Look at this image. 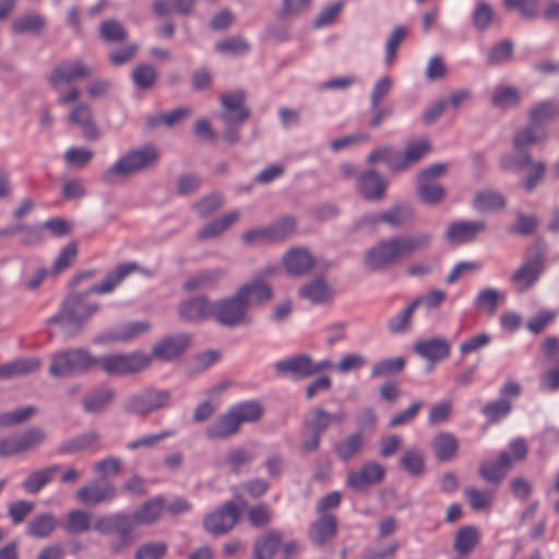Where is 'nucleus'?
Instances as JSON below:
<instances>
[{
	"label": "nucleus",
	"instance_id": "f257e3e1",
	"mask_svg": "<svg viewBox=\"0 0 559 559\" xmlns=\"http://www.w3.org/2000/svg\"><path fill=\"white\" fill-rule=\"evenodd\" d=\"M139 269L136 262L118 264L109 271L102 282L83 292H71L61 301L58 312L46 320L47 325H59L72 334L81 333L88 321L102 309V305L92 299V294L112 293L131 273Z\"/></svg>",
	"mask_w": 559,
	"mask_h": 559
},
{
	"label": "nucleus",
	"instance_id": "f03ea898",
	"mask_svg": "<svg viewBox=\"0 0 559 559\" xmlns=\"http://www.w3.org/2000/svg\"><path fill=\"white\" fill-rule=\"evenodd\" d=\"M140 368L141 361L136 355L108 353L94 356L87 348L78 347L53 354L48 372L53 378H68L102 370L114 378L135 376Z\"/></svg>",
	"mask_w": 559,
	"mask_h": 559
},
{
	"label": "nucleus",
	"instance_id": "7ed1b4c3",
	"mask_svg": "<svg viewBox=\"0 0 559 559\" xmlns=\"http://www.w3.org/2000/svg\"><path fill=\"white\" fill-rule=\"evenodd\" d=\"M432 235L427 231L414 236L399 235L377 242L364 255V265L372 272L388 271L419 251L427 250Z\"/></svg>",
	"mask_w": 559,
	"mask_h": 559
},
{
	"label": "nucleus",
	"instance_id": "20e7f679",
	"mask_svg": "<svg viewBox=\"0 0 559 559\" xmlns=\"http://www.w3.org/2000/svg\"><path fill=\"white\" fill-rule=\"evenodd\" d=\"M159 157V151L152 144L130 150L121 155L111 167L103 171L100 179L107 185H114L117 179H126L153 169Z\"/></svg>",
	"mask_w": 559,
	"mask_h": 559
},
{
	"label": "nucleus",
	"instance_id": "39448f33",
	"mask_svg": "<svg viewBox=\"0 0 559 559\" xmlns=\"http://www.w3.org/2000/svg\"><path fill=\"white\" fill-rule=\"evenodd\" d=\"M431 150L427 140H420L409 143L404 152L395 150L391 145H381L373 148L367 156L369 165H376L382 162L392 174H401L409 166L417 164Z\"/></svg>",
	"mask_w": 559,
	"mask_h": 559
},
{
	"label": "nucleus",
	"instance_id": "423d86ee",
	"mask_svg": "<svg viewBox=\"0 0 559 559\" xmlns=\"http://www.w3.org/2000/svg\"><path fill=\"white\" fill-rule=\"evenodd\" d=\"M546 255L547 245L543 239L526 249L523 264L511 277V282L519 285L518 293L527 292L538 281L545 271Z\"/></svg>",
	"mask_w": 559,
	"mask_h": 559
},
{
	"label": "nucleus",
	"instance_id": "0eeeda50",
	"mask_svg": "<svg viewBox=\"0 0 559 559\" xmlns=\"http://www.w3.org/2000/svg\"><path fill=\"white\" fill-rule=\"evenodd\" d=\"M190 345V337L186 333L166 335L156 342L151 354H145L142 350H133L123 353V355H136L141 361V368L136 370L135 376L146 370L153 359L160 361H173L182 356Z\"/></svg>",
	"mask_w": 559,
	"mask_h": 559
},
{
	"label": "nucleus",
	"instance_id": "6e6552de",
	"mask_svg": "<svg viewBox=\"0 0 559 559\" xmlns=\"http://www.w3.org/2000/svg\"><path fill=\"white\" fill-rule=\"evenodd\" d=\"M171 393L168 390H160L154 386H145L136 393L127 397L123 403V411L139 417H147L169 406Z\"/></svg>",
	"mask_w": 559,
	"mask_h": 559
},
{
	"label": "nucleus",
	"instance_id": "1a4fd4ad",
	"mask_svg": "<svg viewBox=\"0 0 559 559\" xmlns=\"http://www.w3.org/2000/svg\"><path fill=\"white\" fill-rule=\"evenodd\" d=\"M213 310V319L225 328L234 329L241 325H249L252 321L249 314V307L236 290L231 296L223 297L214 301Z\"/></svg>",
	"mask_w": 559,
	"mask_h": 559
},
{
	"label": "nucleus",
	"instance_id": "9d476101",
	"mask_svg": "<svg viewBox=\"0 0 559 559\" xmlns=\"http://www.w3.org/2000/svg\"><path fill=\"white\" fill-rule=\"evenodd\" d=\"M135 528L131 513L117 512L99 516L93 524V530L102 535H116L119 538L118 545L114 548L119 551L132 544Z\"/></svg>",
	"mask_w": 559,
	"mask_h": 559
},
{
	"label": "nucleus",
	"instance_id": "9b49d317",
	"mask_svg": "<svg viewBox=\"0 0 559 559\" xmlns=\"http://www.w3.org/2000/svg\"><path fill=\"white\" fill-rule=\"evenodd\" d=\"M240 508L234 501H227L214 512L204 516L203 528L213 536H223L230 532L240 519Z\"/></svg>",
	"mask_w": 559,
	"mask_h": 559
},
{
	"label": "nucleus",
	"instance_id": "f8f14e48",
	"mask_svg": "<svg viewBox=\"0 0 559 559\" xmlns=\"http://www.w3.org/2000/svg\"><path fill=\"white\" fill-rule=\"evenodd\" d=\"M330 427L326 411L322 407H317L311 411L302 420L304 435L308 433L309 438H305L301 442L300 449L302 453L309 454L319 450L321 442V435Z\"/></svg>",
	"mask_w": 559,
	"mask_h": 559
},
{
	"label": "nucleus",
	"instance_id": "ddd939ff",
	"mask_svg": "<svg viewBox=\"0 0 559 559\" xmlns=\"http://www.w3.org/2000/svg\"><path fill=\"white\" fill-rule=\"evenodd\" d=\"M94 72L95 68L93 66L86 64L81 59H76L73 62L57 64L48 78V83L53 90H58L62 83L88 79Z\"/></svg>",
	"mask_w": 559,
	"mask_h": 559
},
{
	"label": "nucleus",
	"instance_id": "4468645a",
	"mask_svg": "<svg viewBox=\"0 0 559 559\" xmlns=\"http://www.w3.org/2000/svg\"><path fill=\"white\" fill-rule=\"evenodd\" d=\"M214 301L204 295L181 301L178 306L179 318L189 323H200L213 319Z\"/></svg>",
	"mask_w": 559,
	"mask_h": 559
},
{
	"label": "nucleus",
	"instance_id": "2eb2a0df",
	"mask_svg": "<svg viewBox=\"0 0 559 559\" xmlns=\"http://www.w3.org/2000/svg\"><path fill=\"white\" fill-rule=\"evenodd\" d=\"M385 477V468L376 462H367L358 471L347 474L346 484L356 491H364L370 486L378 485Z\"/></svg>",
	"mask_w": 559,
	"mask_h": 559
},
{
	"label": "nucleus",
	"instance_id": "dca6fc26",
	"mask_svg": "<svg viewBox=\"0 0 559 559\" xmlns=\"http://www.w3.org/2000/svg\"><path fill=\"white\" fill-rule=\"evenodd\" d=\"M236 292L249 308L267 304L274 295L273 287L267 282L255 277L240 285Z\"/></svg>",
	"mask_w": 559,
	"mask_h": 559
},
{
	"label": "nucleus",
	"instance_id": "f3484780",
	"mask_svg": "<svg viewBox=\"0 0 559 559\" xmlns=\"http://www.w3.org/2000/svg\"><path fill=\"white\" fill-rule=\"evenodd\" d=\"M356 189L365 200L379 201L385 195L386 181L371 168L358 175Z\"/></svg>",
	"mask_w": 559,
	"mask_h": 559
},
{
	"label": "nucleus",
	"instance_id": "a211bd4d",
	"mask_svg": "<svg viewBox=\"0 0 559 559\" xmlns=\"http://www.w3.org/2000/svg\"><path fill=\"white\" fill-rule=\"evenodd\" d=\"M117 497V488L111 483H90L78 489L76 500L85 506H96L103 502L111 501Z\"/></svg>",
	"mask_w": 559,
	"mask_h": 559
},
{
	"label": "nucleus",
	"instance_id": "6ab92c4d",
	"mask_svg": "<svg viewBox=\"0 0 559 559\" xmlns=\"http://www.w3.org/2000/svg\"><path fill=\"white\" fill-rule=\"evenodd\" d=\"M311 356L299 354L275 362V372L280 376H289L295 381L310 378Z\"/></svg>",
	"mask_w": 559,
	"mask_h": 559
},
{
	"label": "nucleus",
	"instance_id": "aec40b11",
	"mask_svg": "<svg viewBox=\"0 0 559 559\" xmlns=\"http://www.w3.org/2000/svg\"><path fill=\"white\" fill-rule=\"evenodd\" d=\"M487 229V224L484 221H457L447 229L445 238L455 243H464L473 241L478 234Z\"/></svg>",
	"mask_w": 559,
	"mask_h": 559
},
{
	"label": "nucleus",
	"instance_id": "412c9836",
	"mask_svg": "<svg viewBox=\"0 0 559 559\" xmlns=\"http://www.w3.org/2000/svg\"><path fill=\"white\" fill-rule=\"evenodd\" d=\"M513 459L507 451H502L495 461H484L480 463L478 473L487 483L499 484L507 472L512 467Z\"/></svg>",
	"mask_w": 559,
	"mask_h": 559
},
{
	"label": "nucleus",
	"instance_id": "4be33fe9",
	"mask_svg": "<svg viewBox=\"0 0 559 559\" xmlns=\"http://www.w3.org/2000/svg\"><path fill=\"white\" fill-rule=\"evenodd\" d=\"M414 352L429 362L436 364L450 356V343L441 337H431L414 345Z\"/></svg>",
	"mask_w": 559,
	"mask_h": 559
},
{
	"label": "nucleus",
	"instance_id": "5701e85b",
	"mask_svg": "<svg viewBox=\"0 0 559 559\" xmlns=\"http://www.w3.org/2000/svg\"><path fill=\"white\" fill-rule=\"evenodd\" d=\"M337 533V519L334 514L325 513L318 518L309 528V538L316 546H322Z\"/></svg>",
	"mask_w": 559,
	"mask_h": 559
},
{
	"label": "nucleus",
	"instance_id": "b1692460",
	"mask_svg": "<svg viewBox=\"0 0 559 559\" xmlns=\"http://www.w3.org/2000/svg\"><path fill=\"white\" fill-rule=\"evenodd\" d=\"M99 433L87 431L61 442L57 449L59 454H76L84 451H93L99 448Z\"/></svg>",
	"mask_w": 559,
	"mask_h": 559
},
{
	"label": "nucleus",
	"instance_id": "393cba45",
	"mask_svg": "<svg viewBox=\"0 0 559 559\" xmlns=\"http://www.w3.org/2000/svg\"><path fill=\"white\" fill-rule=\"evenodd\" d=\"M283 264L292 276H301L311 271L314 260L306 249H292L283 257Z\"/></svg>",
	"mask_w": 559,
	"mask_h": 559
},
{
	"label": "nucleus",
	"instance_id": "a878e982",
	"mask_svg": "<svg viewBox=\"0 0 559 559\" xmlns=\"http://www.w3.org/2000/svg\"><path fill=\"white\" fill-rule=\"evenodd\" d=\"M239 430L240 425L234 416V413L229 409L228 412L218 416L215 421L207 426L205 436L210 440L227 439L238 433Z\"/></svg>",
	"mask_w": 559,
	"mask_h": 559
},
{
	"label": "nucleus",
	"instance_id": "bb28decb",
	"mask_svg": "<svg viewBox=\"0 0 559 559\" xmlns=\"http://www.w3.org/2000/svg\"><path fill=\"white\" fill-rule=\"evenodd\" d=\"M58 524V518L53 513H39L27 523L25 534L29 537L45 539L52 535Z\"/></svg>",
	"mask_w": 559,
	"mask_h": 559
},
{
	"label": "nucleus",
	"instance_id": "cd10ccee",
	"mask_svg": "<svg viewBox=\"0 0 559 559\" xmlns=\"http://www.w3.org/2000/svg\"><path fill=\"white\" fill-rule=\"evenodd\" d=\"M299 296L314 305L329 302L334 296V289L323 277H317L299 289Z\"/></svg>",
	"mask_w": 559,
	"mask_h": 559
},
{
	"label": "nucleus",
	"instance_id": "c85d7f7f",
	"mask_svg": "<svg viewBox=\"0 0 559 559\" xmlns=\"http://www.w3.org/2000/svg\"><path fill=\"white\" fill-rule=\"evenodd\" d=\"M61 471V465L52 464L40 469L33 471L22 483V488L29 495H37L45 486L50 484L56 474Z\"/></svg>",
	"mask_w": 559,
	"mask_h": 559
},
{
	"label": "nucleus",
	"instance_id": "c756f323",
	"mask_svg": "<svg viewBox=\"0 0 559 559\" xmlns=\"http://www.w3.org/2000/svg\"><path fill=\"white\" fill-rule=\"evenodd\" d=\"M283 543V534L280 531H269L253 543L254 559H272Z\"/></svg>",
	"mask_w": 559,
	"mask_h": 559
},
{
	"label": "nucleus",
	"instance_id": "7c9ffc66",
	"mask_svg": "<svg viewBox=\"0 0 559 559\" xmlns=\"http://www.w3.org/2000/svg\"><path fill=\"white\" fill-rule=\"evenodd\" d=\"M40 360L36 357H23L0 365V379L24 377L38 370Z\"/></svg>",
	"mask_w": 559,
	"mask_h": 559
},
{
	"label": "nucleus",
	"instance_id": "2f4dec72",
	"mask_svg": "<svg viewBox=\"0 0 559 559\" xmlns=\"http://www.w3.org/2000/svg\"><path fill=\"white\" fill-rule=\"evenodd\" d=\"M432 449L438 462L452 461L459 451V441L450 432H441L432 439Z\"/></svg>",
	"mask_w": 559,
	"mask_h": 559
},
{
	"label": "nucleus",
	"instance_id": "473e14b6",
	"mask_svg": "<svg viewBox=\"0 0 559 559\" xmlns=\"http://www.w3.org/2000/svg\"><path fill=\"white\" fill-rule=\"evenodd\" d=\"M164 508V498L162 496L155 497L142 503L131 516L136 525H151L155 523Z\"/></svg>",
	"mask_w": 559,
	"mask_h": 559
},
{
	"label": "nucleus",
	"instance_id": "72a5a7b5",
	"mask_svg": "<svg viewBox=\"0 0 559 559\" xmlns=\"http://www.w3.org/2000/svg\"><path fill=\"white\" fill-rule=\"evenodd\" d=\"M559 117V100L548 99L537 103L528 114L530 124L542 128L545 122Z\"/></svg>",
	"mask_w": 559,
	"mask_h": 559
},
{
	"label": "nucleus",
	"instance_id": "f704fd0d",
	"mask_svg": "<svg viewBox=\"0 0 559 559\" xmlns=\"http://www.w3.org/2000/svg\"><path fill=\"white\" fill-rule=\"evenodd\" d=\"M473 207L478 212H498L506 207V198L495 190L478 191L473 199Z\"/></svg>",
	"mask_w": 559,
	"mask_h": 559
},
{
	"label": "nucleus",
	"instance_id": "c9c22d12",
	"mask_svg": "<svg viewBox=\"0 0 559 559\" xmlns=\"http://www.w3.org/2000/svg\"><path fill=\"white\" fill-rule=\"evenodd\" d=\"M223 276L224 272L219 269L199 271L183 282L182 289L186 292H194L210 288L216 285Z\"/></svg>",
	"mask_w": 559,
	"mask_h": 559
},
{
	"label": "nucleus",
	"instance_id": "e433bc0d",
	"mask_svg": "<svg viewBox=\"0 0 559 559\" xmlns=\"http://www.w3.org/2000/svg\"><path fill=\"white\" fill-rule=\"evenodd\" d=\"M414 216L413 209L407 204H396L377 216L374 222H383L391 227L400 228L406 225Z\"/></svg>",
	"mask_w": 559,
	"mask_h": 559
},
{
	"label": "nucleus",
	"instance_id": "4c0bfd02",
	"mask_svg": "<svg viewBox=\"0 0 559 559\" xmlns=\"http://www.w3.org/2000/svg\"><path fill=\"white\" fill-rule=\"evenodd\" d=\"M116 392L111 389L97 390L82 400L83 409L90 414L103 413L114 401Z\"/></svg>",
	"mask_w": 559,
	"mask_h": 559
},
{
	"label": "nucleus",
	"instance_id": "58836bf2",
	"mask_svg": "<svg viewBox=\"0 0 559 559\" xmlns=\"http://www.w3.org/2000/svg\"><path fill=\"white\" fill-rule=\"evenodd\" d=\"M158 79V72L156 68L150 63L138 64L132 73L131 80L136 90L142 92L151 91Z\"/></svg>",
	"mask_w": 559,
	"mask_h": 559
},
{
	"label": "nucleus",
	"instance_id": "ea45409f",
	"mask_svg": "<svg viewBox=\"0 0 559 559\" xmlns=\"http://www.w3.org/2000/svg\"><path fill=\"white\" fill-rule=\"evenodd\" d=\"M479 543V533L476 526L461 527L455 536L453 549L461 556L469 554Z\"/></svg>",
	"mask_w": 559,
	"mask_h": 559
},
{
	"label": "nucleus",
	"instance_id": "a19ab883",
	"mask_svg": "<svg viewBox=\"0 0 559 559\" xmlns=\"http://www.w3.org/2000/svg\"><path fill=\"white\" fill-rule=\"evenodd\" d=\"M533 165V158L527 151H515L504 154L499 159V167L503 171L520 173L526 167Z\"/></svg>",
	"mask_w": 559,
	"mask_h": 559
},
{
	"label": "nucleus",
	"instance_id": "79ce46f5",
	"mask_svg": "<svg viewBox=\"0 0 559 559\" xmlns=\"http://www.w3.org/2000/svg\"><path fill=\"white\" fill-rule=\"evenodd\" d=\"M99 37L107 44H120L127 40L128 32L121 22L115 19L104 20L98 27Z\"/></svg>",
	"mask_w": 559,
	"mask_h": 559
},
{
	"label": "nucleus",
	"instance_id": "37998d69",
	"mask_svg": "<svg viewBox=\"0 0 559 559\" xmlns=\"http://www.w3.org/2000/svg\"><path fill=\"white\" fill-rule=\"evenodd\" d=\"M230 411L241 426L243 423L258 421L263 414V406L259 401L251 400L234 405Z\"/></svg>",
	"mask_w": 559,
	"mask_h": 559
},
{
	"label": "nucleus",
	"instance_id": "c03bdc74",
	"mask_svg": "<svg viewBox=\"0 0 559 559\" xmlns=\"http://www.w3.org/2000/svg\"><path fill=\"white\" fill-rule=\"evenodd\" d=\"M46 28V20L39 14H26L17 17L11 26L14 34L32 33L40 35Z\"/></svg>",
	"mask_w": 559,
	"mask_h": 559
},
{
	"label": "nucleus",
	"instance_id": "a18cd8bd",
	"mask_svg": "<svg viewBox=\"0 0 559 559\" xmlns=\"http://www.w3.org/2000/svg\"><path fill=\"white\" fill-rule=\"evenodd\" d=\"M362 432L356 431L335 445V454L342 462H348L362 449Z\"/></svg>",
	"mask_w": 559,
	"mask_h": 559
},
{
	"label": "nucleus",
	"instance_id": "49530a36",
	"mask_svg": "<svg viewBox=\"0 0 559 559\" xmlns=\"http://www.w3.org/2000/svg\"><path fill=\"white\" fill-rule=\"evenodd\" d=\"M239 217L237 211L230 212L203 226L197 234L199 240H205L218 236L225 231Z\"/></svg>",
	"mask_w": 559,
	"mask_h": 559
},
{
	"label": "nucleus",
	"instance_id": "de8ad7c7",
	"mask_svg": "<svg viewBox=\"0 0 559 559\" xmlns=\"http://www.w3.org/2000/svg\"><path fill=\"white\" fill-rule=\"evenodd\" d=\"M521 103L519 91L514 86L498 87L491 97L490 104L495 108L508 109L518 107Z\"/></svg>",
	"mask_w": 559,
	"mask_h": 559
},
{
	"label": "nucleus",
	"instance_id": "09e8293b",
	"mask_svg": "<svg viewBox=\"0 0 559 559\" xmlns=\"http://www.w3.org/2000/svg\"><path fill=\"white\" fill-rule=\"evenodd\" d=\"M19 454L31 451L41 444L46 438V431L39 427H32L22 435H15Z\"/></svg>",
	"mask_w": 559,
	"mask_h": 559
},
{
	"label": "nucleus",
	"instance_id": "8fccbe9b",
	"mask_svg": "<svg viewBox=\"0 0 559 559\" xmlns=\"http://www.w3.org/2000/svg\"><path fill=\"white\" fill-rule=\"evenodd\" d=\"M419 300H414L411 305L400 311L388 321L390 333L397 334L406 332L411 328L414 311L418 308Z\"/></svg>",
	"mask_w": 559,
	"mask_h": 559
},
{
	"label": "nucleus",
	"instance_id": "3c124183",
	"mask_svg": "<svg viewBox=\"0 0 559 559\" xmlns=\"http://www.w3.org/2000/svg\"><path fill=\"white\" fill-rule=\"evenodd\" d=\"M417 195L423 203L436 205L444 199L445 189L439 183L418 181Z\"/></svg>",
	"mask_w": 559,
	"mask_h": 559
},
{
	"label": "nucleus",
	"instance_id": "603ef678",
	"mask_svg": "<svg viewBox=\"0 0 559 559\" xmlns=\"http://www.w3.org/2000/svg\"><path fill=\"white\" fill-rule=\"evenodd\" d=\"M406 361L403 357H392L380 360L371 369V377H389L400 374L405 368Z\"/></svg>",
	"mask_w": 559,
	"mask_h": 559
},
{
	"label": "nucleus",
	"instance_id": "864d4df0",
	"mask_svg": "<svg viewBox=\"0 0 559 559\" xmlns=\"http://www.w3.org/2000/svg\"><path fill=\"white\" fill-rule=\"evenodd\" d=\"M401 466L412 476L419 477L425 471V459L417 449L407 450L400 460Z\"/></svg>",
	"mask_w": 559,
	"mask_h": 559
},
{
	"label": "nucleus",
	"instance_id": "5fc2aeb1",
	"mask_svg": "<svg viewBox=\"0 0 559 559\" xmlns=\"http://www.w3.org/2000/svg\"><path fill=\"white\" fill-rule=\"evenodd\" d=\"M215 49L223 55L241 56L249 51L250 45L242 36H230L215 45Z\"/></svg>",
	"mask_w": 559,
	"mask_h": 559
},
{
	"label": "nucleus",
	"instance_id": "6e6d98bb",
	"mask_svg": "<svg viewBox=\"0 0 559 559\" xmlns=\"http://www.w3.org/2000/svg\"><path fill=\"white\" fill-rule=\"evenodd\" d=\"M223 206V195L218 192H212L203 198H201L198 202H195L192 207L197 212V214L202 217H209L215 212H217Z\"/></svg>",
	"mask_w": 559,
	"mask_h": 559
},
{
	"label": "nucleus",
	"instance_id": "4d7b16f0",
	"mask_svg": "<svg viewBox=\"0 0 559 559\" xmlns=\"http://www.w3.org/2000/svg\"><path fill=\"white\" fill-rule=\"evenodd\" d=\"M78 257V242L75 240L70 241L62 248L59 255L55 259L51 267V273L58 275L68 267H70L75 258Z\"/></svg>",
	"mask_w": 559,
	"mask_h": 559
},
{
	"label": "nucleus",
	"instance_id": "13d9d810",
	"mask_svg": "<svg viewBox=\"0 0 559 559\" xmlns=\"http://www.w3.org/2000/svg\"><path fill=\"white\" fill-rule=\"evenodd\" d=\"M90 527L88 513L82 510H73L69 512L63 528L69 534H81L88 531Z\"/></svg>",
	"mask_w": 559,
	"mask_h": 559
},
{
	"label": "nucleus",
	"instance_id": "bf43d9fd",
	"mask_svg": "<svg viewBox=\"0 0 559 559\" xmlns=\"http://www.w3.org/2000/svg\"><path fill=\"white\" fill-rule=\"evenodd\" d=\"M36 503L29 500H16L8 504V516L13 525L22 524L34 511Z\"/></svg>",
	"mask_w": 559,
	"mask_h": 559
},
{
	"label": "nucleus",
	"instance_id": "052dcab7",
	"mask_svg": "<svg viewBox=\"0 0 559 559\" xmlns=\"http://www.w3.org/2000/svg\"><path fill=\"white\" fill-rule=\"evenodd\" d=\"M408 35V28L400 25L395 27L389 35L385 47V64L390 66L394 61L401 44Z\"/></svg>",
	"mask_w": 559,
	"mask_h": 559
},
{
	"label": "nucleus",
	"instance_id": "680f3d73",
	"mask_svg": "<svg viewBox=\"0 0 559 559\" xmlns=\"http://www.w3.org/2000/svg\"><path fill=\"white\" fill-rule=\"evenodd\" d=\"M495 11L492 7L485 1H480L473 13V25L477 31L484 32L490 26Z\"/></svg>",
	"mask_w": 559,
	"mask_h": 559
},
{
	"label": "nucleus",
	"instance_id": "e2e57ef3",
	"mask_svg": "<svg viewBox=\"0 0 559 559\" xmlns=\"http://www.w3.org/2000/svg\"><path fill=\"white\" fill-rule=\"evenodd\" d=\"M511 412V403L506 399H500L486 404L481 413L487 417L490 424L499 421Z\"/></svg>",
	"mask_w": 559,
	"mask_h": 559
},
{
	"label": "nucleus",
	"instance_id": "0e129e2a",
	"mask_svg": "<svg viewBox=\"0 0 559 559\" xmlns=\"http://www.w3.org/2000/svg\"><path fill=\"white\" fill-rule=\"evenodd\" d=\"M167 554V544L165 542H148L141 545L134 559H163Z\"/></svg>",
	"mask_w": 559,
	"mask_h": 559
},
{
	"label": "nucleus",
	"instance_id": "69168bd1",
	"mask_svg": "<svg viewBox=\"0 0 559 559\" xmlns=\"http://www.w3.org/2000/svg\"><path fill=\"white\" fill-rule=\"evenodd\" d=\"M274 242L288 238L296 229V221L292 216H285L269 225Z\"/></svg>",
	"mask_w": 559,
	"mask_h": 559
},
{
	"label": "nucleus",
	"instance_id": "338daca9",
	"mask_svg": "<svg viewBox=\"0 0 559 559\" xmlns=\"http://www.w3.org/2000/svg\"><path fill=\"white\" fill-rule=\"evenodd\" d=\"M513 51V43L509 39L502 40L492 47L487 57V61L490 64H500L507 62L512 58Z\"/></svg>",
	"mask_w": 559,
	"mask_h": 559
},
{
	"label": "nucleus",
	"instance_id": "774afa93",
	"mask_svg": "<svg viewBox=\"0 0 559 559\" xmlns=\"http://www.w3.org/2000/svg\"><path fill=\"white\" fill-rule=\"evenodd\" d=\"M538 218L534 215H525L519 212L516 215V224L509 228V233L522 236L533 235L538 227Z\"/></svg>",
	"mask_w": 559,
	"mask_h": 559
}]
</instances>
